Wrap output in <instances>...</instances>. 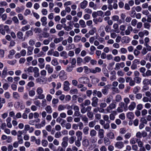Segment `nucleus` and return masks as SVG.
Wrapping results in <instances>:
<instances>
[{"mask_svg": "<svg viewBox=\"0 0 151 151\" xmlns=\"http://www.w3.org/2000/svg\"><path fill=\"white\" fill-rule=\"evenodd\" d=\"M42 144L43 146L45 147L48 145V142L46 140L43 139L42 141Z\"/></svg>", "mask_w": 151, "mask_h": 151, "instance_id": "680f3d73", "label": "nucleus"}, {"mask_svg": "<svg viewBox=\"0 0 151 151\" xmlns=\"http://www.w3.org/2000/svg\"><path fill=\"white\" fill-rule=\"evenodd\" d=\"M33 72H34V76L35 77H37L39 76V69L37 67L33 68Z\"/></svg>", "mask_w": 151, "mask_h": 151, "instance_id": "6e6552de", "label": "nucleus"}, {"mask_svg": "<svg viewBox=\"0 0 151 151\" xmlns=\"http://www.w3.org/2000/svg\"><path fill=\"white\" fill-rule=\"evenodd\" d=\"M35 42L33 39H30L29 42V44L31 46H33L35 44Z\"/></svg>", "mask_w": 151, "mask_h": 151, "instance_id": "052dcab7", "label": "nucleus"}, {"mask_svg": "<svg viewBox=\"0 0 151 151\" xmlns=\"http://www.w3.org/2000/svg\"><path fill=\"white\" fill-rule=\"evenodd\" d=\"M45 109L47 113L49 114H51L52 112V109L50 106V105L47 106L45 108Z\"/></svg>", "mask_w": 151, "mask_h": 151, "instance_id": "aec40b11", "label": "nucleus"}, {"mask_svg": "<svg viewBox=\"0 0 151 151\" xmlns=\"http://www.w3.org/2000/svg\"><path fill=\"white\" fill-rule=\"evenodd\" d=\"M7 67H5L2 71V78H5L7 75Z\"/></svg>", "mask_w": 151, "mask_h": 151, "instance_id": "6ab92c4d", "label": "nucleus"}, {"mask_svg": "<svg viewBox=\"0 0 151 151\" xmlns=\"http://www.w3.org/2000/svg\"><path fill=\"white\" fill-rule=\"evenodd\" d=\"M33 47L31 46H28L27 47V55L29 56L32 54V51L33 50Z\"/></svg>", "mask_w": 151, "mask_h": 151, "instance_id": "f8f14e48", "label": "nucleus"}, {"mask_svg": "<svg viewBox=\"0 0 151 151\" xmlns=\"http://www.w3.org/2000/svg\"><path fill=\"white\" fill-rule=\"evenodd\" d=\"M74 66L72 65H68L66 69V71L68 72H71L72 71Z\"/></svg>", "mask_w": 151, "mask_h": 151, "instance_id": "2f4dec72", "label": "nucleus"}, {"mask_svg": "<svg viewBox=\"0 0 151 151\" xmlns=\"http://www.w3.org/2000/svg\"><path fill=\"white\" fill-rule=\"evenodd\" d=\"M17 35L18 38L20 40H22L23 38V33L20 31H19L17 34Z\"/></svg>", "mask_w": 151, "mask_h": 151, "instance_id": "393cba45", "label": "nucleus"}, {"mask_svg": "<svg viewBox=\"0 0 151 151\" xmlns=\"http://www.w3.org/2000/svg\"><path fill=\"white\" fill-rule=\"evenodd\" d=\"M81 40V37L78 35L76 36L74 39V41L75 42H78Z\"/></svg>", "mask_w": 151, "mask_h": 151, "instance_id": "ea45409f", "label": "nucleus"}, {"mask_svg": "<svg viewBox=\"0 0 151 151\" xmlns=\"http://www.w3.org/2000/svg\"><path fill=\"white\" fill-rule=\"evenodd\" d=\"M90 78H91V82L93 84H96V83H98L99 80L98 78L93 76H90Z\"/></svg>", "mask_w": 151, "mask_h": 151, "instance_id": "4468645a", "label": "nucleus"}, {"mask_svg": "<svg viewBox=\"0 0 151 151\" xmlns=\"http://www.w3.org/2000/svg\"><path fill=\"white\" fill-rule=\"evenodd\" d=\"M87 115L88 117L90 119H92L93 117V113L91 111L87 112Z\"/></svg>", "mask_w": 151, "mask_h": 151, "instance_id": "bf43d9fd", "label": "nucleus"}, {"mask_svg": "<svg viewBox=\"0 0 151 151\" xmlns=\"http://www.w3.org/2000/svg\"><path fill=\"white\" fill-rule=\"evenodd\" d=\"M104 130L103 129H101L99 130L98 132V136L99 137L102 139L104 138Z\"/></svg>", "mask_w": 151, "mask_h": 151, "instance_id": "dca6fc26", "label": "nucleus"}, {"mask_svg": "<svg viewBox=\"0 0 151 151\" xmlns=\"http://www.w3.org/2000/svg\"><path fill=\"white\" fill-rule=\"evenodd\" d=\"M70 83L68 81H65L64 82L63 89L65 91H69L70 89L69 87Z\"/></svg>", "mask_w": 151, "mask_h": 151, "instance_id": "423d86ee", "label": "nucleus"}, {"mask_svg": "<svg viewBox=\"0 0 151 151\" xmlns=\"http://www.w3.org/2000/svg\"><path fill=\"white\" fill-rule=\"evenodd\" d=\"M47 18L46 17H42L41 19V21L42 22V25L45 26L47 24Z\"/></svg>", "mask_w": 151, "mask_h": 151, "instance_id": "7c9ffc66", "label": "nucleus"}, {"mask_svg": "<svg viewBox=\"0 0 151 151\" xmlns=\"http://www.w3.org/2000/svg\"><path fill=\"white\" fill-rule=\"evenodd\" d=\"M122 100V96L118 94L116 96L115 100L116 102H120Z\"/></svg>", "mask_w": 151, "mask_h": 151, "instance_id": "c9c22d12", "label": "nucleus"}, {"mask_svg": "<svg viewBox=\"0 0 151 151\" xmlns=\"http://www.w3.org/2000/svg\"><path fill=\"white\" fill-rule=\"evenodd\" d=\"M12 20L14 22V23L16 24H18L19 23V20L17 17L16 16H14L12 18Z\"/></svg>", "mask_w": 151, "mask_h": 151, "instance_id": "a18cd8bd", "label": "nucleus"}, {"mask_svg": "<svg viewBox=\"0 0 151 151\" xmlns=\"http://www.w3.org/2000/svg\"><path fill=\"white\" fill-rule=\"evenodd\" d=\"M117 81L120 83H123L125 82V80L124 78L120 77L117 79Z\"/></svg>", "mask_w": 151, "mask_h": 151, "instance_id": "09e8293b", "label": "nucleus"}, {"mask_svg": "<svg viewBox=\"0 0 151 151\" xmlns=\"http://www.w3.org/2000/svg\"><path fill=\"white\" fill-rule=\"evenodd\" d=\"M96 31V29L94 27L92 28L90 30L89 32V33L91 35H93L95 32Z\"/></svg>", "mask_w": 151, "mask_h": 151, "instance_id": "6e6d98bb", "label": "nucleus"}, {"mask_svg": "<svg viewBox=\"0 0 151 151\" xmlns=\"http://www.w3.org/2000/svg\"><path fill=\"white\" fill-rule=\"evenodd\" d=\"M63 40V37H59L58 38H55L53 40L54 43L57 44L62 41Z\"/></svg>", "mask_w": 151, "mask_h": 151, "instance_id": "5701e85b", "label": "nucleus"}, {"mask_svg": "<svg viewBox=\"0 0 151 151\" xmlns=\"http://www.w3.org/2000/svg\"><path fill=\"white\" fill-rule=\"evenodd\" d=\"M81 119L82 121L86 123H88V118L86 116H81Z\"/></svg>", "mask_w": 151, "mask_h": 151, "instance_id": "774afa93", "label": "nucleus"}, {"mask_svg": "<svg viewBox=\"0 0 151 151\" xmlns=\"http://www.w3.org/2000/svg\"><path fill=\"white\" fill-rule=\"evenodd\" d=\"M104 143L106 145H110L111 142L108 138L105 137L104 139Z\"/></svg>", "mask_w": 151, "mask_h": 151, "instance_id": "58836bf2", "label": "nucleus"}, {"mask_svg": "<svg viewBox=\"0 0 151 151\" xmlns=\"http://www.w3.org/2000/svg\"><path fill=\"white\" fill-rule=\"evenodd\" d=\"M127 117L130 120H132L133 119L134 117V115L133 113L129 112L127 113Z\"/></svg>", "mask_w": 151, "mask_h": 151, "instance_id": "a211bd4d", "label": "nucleus"}, {"mask_svg": "<svg viewBox=\"0 0 151 151\" xmlns=\"http://www.w3.org/2000/svg\"><path fill=\"white\" fill-rule=\"evenodd\" d=\"M107 136L108 138L110 139H113L114 138V135L112 132H110L107 134Z\"/></svg>", "mask_w": 151, "mask_h": 151, "instance_id": "a878e982", "label": "nucleus"}, {"mask_svg": "<svg viewBox=\"0 0 151 151\" xmlns=\"http://www.w3.org/2000/svg\"><path fill=\"white\" fill-rule=\"evenodd\" d=\"M142 76L144 77H148L151 76V70H148L144 74H142Z\"/></svg>", "mask_w": 151, "mask_h": 151, "instance_id": "b1692460", "label": "nucleus"}, {"mask_svg": "<svg viewBox=\"0 0 151 151\" xmlns=\"http://www.w3.org/2000/svg\"><path fill=\"white\" fill-rule=\"evenodd\" d=\"M45 69L46 70H47V72L51 74L53 72V68L51 67L50 65L49 64L47 65H46Z\"/></svg>", "mask_w": 151, "mask_h": 151, "instance_id": "1a4fd4ad", "label": "nucleus"}, {"mask_svg": "<svg viewBox=\"0 0 151 151\" xmlns=\"http://www.w3.org/2000/svg\"><path fill=\"white\" fill-rule=\"evenodd\" d=\"M76 134L77 137V139H81L82 138V132L80 131H78L76 133Z\"/></svg>", "mask_w": 151, "mask_h": 151, "instance_id": "f3484780", "label": "nucleus"}, {"mask_svg": "<svg viewBox=\"0 0 151 151\" xmlns=\"http://www.w3.org/2000/svg\"><path fill=\"white\" fill-rule=\"evenodd\" d=\"M6 126V123L3 122L2 119H0V127L2 129H4Z\"/></svg>", "mask_w": 151, "mask_h": 151, "instance_id": "4be33fe9", "label": "nucleus"}, {"mask_svg": "<svg viewBox=\"0 0 151 151\" xmlns=\"http://www.w3.org/2000/svg\"><path fill=\"white\" fill-rule=\"evenodd\" d=\"M136 14V12L134 7L132 8L131 10L130 11V15L131 17L134 18L135 17V15Z\"/></svg>", "mask_w": 151, "mask_h": 151, "instance_id": "412c9836", "label": "nucleus"}, {"mask_svg": "<svg viewBox=\"0 0 151 151\" xmlns=\"http://www.w3.org/2000/svg\"><path fill=\"white\" fill-rule=\"evenodd\" d=\"M78 81L81 83L86 84L89 82V79L86 76H82L78 78Z\"/></svg>", "mask_w": 151, "mask_h": 151, "instance_id": "f03ea898", "label": "nucleus"}, {"mask_svg": "<svg viewBox=\"0 0 151 151\" xmlns=\"http://www.w3.org/2000/svg\"><path fill=\"white\" fill-rule=\"evenodd\" d=\"M140 89V88L138 86L135 87L133 89V93L135 94H137V93L139 92Z\"/></svg>", "mask_w": 151, "mask_h": 151, "instance_id": "4c0bfd02", "label": "nucleus"}, {"mask_svg": "<svg viewBox=\"0 0 151 151\" xmlns=\"http://www.w3.org/2000/svg\"><path fill=\"white\" fill-rule=\"evenodd\" d=\"M101 71V69L98 67L95 68L94 69L91 68L90 69V72L93 73H96L97 72H100Z\"/></svg>", "mask_w": 151, "mask_h": 151, "instance_id": "ddd939ff", "label": "nucleus"}, {"mask_svg": "<svg viewBox=\"0 0 151 151\" xmlns=\"http://www.w3.org/2000/svg\"><path fill=\"white\" fill-rule=\"evenodd\" d=\"M136 94V95H135V98L137 99L140 100L142 99V95L141 93H137Z\"/></svg>", "mask_w": 151, "mask_h": 151, "instance_id": "13d9d810", "label": "nucleus"}, {"mask_svg": "<svg viewBox=\"0 0 151 151\" xmlns=\"http://www.w3.org/2000/svg\"><path fill=\"white\" fill-rule=\"evenodd\" d=\"M147 136V133L145 131H142L141 133L140 132H137L136 134V137L138 138H141L142 137L145 138Z\"/></svg>", "mask_w": 151, "mask_h": 151, "instance_id": "7ed1b4c3", "label": "nucleus"}, {"mask_svg": "<svg viewBox=\"0 0 151 151\" xmlns=\"http://www.w3.org/2000/svg\"><path fill=\"white\" fill-rule=\"evenodd\" d=\"M138 139L136 138H132L130 140V143L132 144H134L136 142H137Z\"/></svg>", "mask_w": 151, "mask_h": 151, "instance_id": "37998d69", "label": "nucleus"}, {"mask_svg": "<svg viewBox=\"0 0 151 151\" xmlns=\"http://www.w3.org/2000/svg\"><path fill=\"white\" fill-rule=\"evenodd\" d=\"M15 53V51L14 50H12L9 51V54L8 55V57L10 59L12 58V56L14 55Z\"/></svg>", "mask_w": 151, "mask_h": 151, "instance_id": "f704fd0d", "label": "nucleus"}, {"mask_svg": "<svg viewBox=\"0 0 151 151\" xmlns=\"http://www.w3.org/2000/svg\"><path fill=\"white\" fill-rule=\"evenodd\" d=\"M136 106V103L134 101H132L130 105L129 106L128 109L130 111H133L135 108Z\"/></svg>", "mask_w": 151, "mask_h": 151, "instance_id": "9b49d317", "label": "nucleus"}, {"mask_svg": "<svg viewBox=\"0 0 151 151\" xmlns=\"http://www.w3.org/2000/svg\"><path fill=\"white\" fill-rule=\"evenodd\" d=\"M51 64L54 66H56L58 64V63L57 59H55L52 60Z\"/></svg>", "mask_w": 151, "mask_h": 151, "instance_id": "8fccbe9b", "label": "nucleus"}, {"mask_svg": "<svg viewBox=\"0 0 151 151\" xmlns=\"http://www.w3.org/2000/svg\"><path fill=\"white\" fill-rule=\"evenodd\" d=\"M76 138L75 136H71L69 138V143L70 144H71L73 143L75 141V139Z\"/></svg>", "mask_w": 151, "mask_h": 151, "instance_id": "49530a36", "label": "nucleus"}, {"mask_svg": "<svg viewBox=\"0 0 151 151\" xmlns=\"http://www.w3.org/2000/svg\"><path fill=\"white\" fill-rule=\"evenodd\" d=\"M120 53L121 54H126L127 52V50L126 48H123V47H122V48H121L120 49Z\"/></svg>", "mask_w": 151, "mask_h": 151, "instance_id": "864d4df0", "label": "nucleus"}, {"mask_svg": "<svg viewBox=\"0 0 151 151\" xmlns=\"http://www.w3.org/2000/svg\"><path fill=\"white\" fill-rule=\"evenodd\" d=\"M27 36L28 37L29 36H31L33 35V32L32 30H30L27 31L26 32Z\"/></svg>", "mask_w": 151, "mask_h": 151, "instance_id": "e2e57ef3", "label": "nucleus"}, {"mask_svg": "<svg viewBox=\"0 0 151 151\" xmlns=\"http://www.w3.org/2000/svg\"><path fill=\"white\" fill-rule=\"evenodd\" d=\"M124 144L122 142H117L115 144V147L120 149L124 147Z\"/></svg>", "mask_w": 151, "mask_h": 151, "instance_id": "9d476101", "label": "nucleus"}, {"mask_svg": "<svg viewBox=\"0 0 151 151\" xmlns=\"http://www.w3.org/2000/svg\"><path fill=\"white\" fill-rule=\"evenodd\" d=\"M36 92L38 95V98L40 99H43L45 98V96L44 94H42L43 92L42 88L41 87H38L37 89ZM37 98H35L37 99Z\"/></svg>", "mask_w": 151, "mask_h": 151, "instance_id": "f257e3e1", "label": "nucleus"}, {"mask_svg": "<svg viewBox=\"0 0 151 151\" xmlns=\"http://www.w3.org/2000/svg\"><path fill=\"white\" fill-rule=\"evenodd\" d=\"M140 121L142 122V123L143 124H147V121L146 118L145 117H142L140 119Z\"/></svg>", "mask_w": 151, "mask_h": 151, "instance_id": "603ef678", "label": "nucleus"}, {"mask_svg": "<svg viewBox=\"0 0 151 151\" xmlns=\"http://www.w3.org/2000/svg\"><path fill=\"white\" fill-rule=\"evenodd\" d=\"M30 28V26L29 25H27L22 27L21 30L23 31H25L28 29Z\"/></svg>", "mask_w": 151, "mask_h": 151, "instance_id": "69168bd1", "label": "nucleus"}, {"mask_svg": "<svg viewBox=\"0 0 151 151\" xmlns=\"http://www.w3.org/2000/svg\"><path fill=\"white\" fill-rule=\"evenodd\" d=\"M13 97L15 99H19L20 98V96L19 93L17 92H14L13 93Z\"/></svg>", "mask_w": 151, "mask_h": 151, "instance_id": "c85d7f7f", "label": "nucleus"}, {"mask_svg": "<svg viewBox=\"0 0 151 151\" xmlns=\"http://www.w3.org/2000/svg\"><path fill=\"white\" fill-rule=\"evenodd\" d=\"M113 28L114 29V31L115 32L118 33L119 31L118 29V25L116 23H115L113 25Z\"/></svg>", "mask_w": 151, "mask_h": 151, "instance_id": "72a5a7b5", "label": "nucleus"}, {"mask_svg": "<svg viewBox=\"0 0 151 151\" xmlns=\"http://www.w3.org/2000/svg\"><path fill=\"white\" fill-rule=\"evenodd\" d=\"M144 27L146 29H149L150 27V25L148 22H146L144 24Z\"/></svg>", "mask_w": 151, "mask_h": 151, "instance_id": "5fc2aeb1", "label": "nucleus"}, {"mask_svg": "<svg viewBox=\"0 0 151 151\" xmlns=\"http://www.w3.org/2000/svg\"><path fill=\"white\" fill-rule=\"evenodd\" d=\"M60 55L61 57H63L64 59H66L68 58L67 53L65 51H63L60 52Z\"/></svg>", "mask_w": 151, "mask_h": 151, "instance_id": "e433bc0d", "label": "nucleus"}, {"mask_svg": "<svg viewBox=\"0 0 151 151\" xmlns=\"http://www.w3.org/2000/svg\"><path fill=\"white\" fill-rule=\"evenodd\" d=\"M97 140V139L94 137H91L90 139V142L93 144L95 143L96 142Z\"/></svg>", "mask_w": 151, "mask_h": 151, "instance_id": "4d7b16f0", "label": "nucleus"}, {"mask_svg": "<svg viewBox=\"0 0 151 151\" xmlns=\"http://www.w3.org/2000/svg\"><path fill=\"white\" fill-rule=\"evenodd\" d=\"M97 134L96 132L94 129H93L91 130L90 132V135L91 137H94Z\"/></svg>", "mask_w": 151, "mask_h": 151, "instance_id": "c756f323", "label": "nucleus"}, {"mask_svg": "<svg viewBox=\"0 0 151 151\" xmlns=\"http://www.w3.org/2000/svg\"><path fill=\"white\" fill-rule=\"evenodd\" d=\"M89 130V127H85L83 129V132L85 135H87L88 133V131Z\"/></svg>", "mask_w": 151, "mask_h": 151, "instance_id": "a19ab883", "label": "nucleus"}, {"mask_svg": "<svg viewBox=\"0 0 151 151\" xmlns=\"http://www.w3.org/2000/svg\"><path fill=\"white\" fill-rule=\"evenodd\" d=\"M33 71V67L32 66H30L27 70H25V72L27 71L28 73H32Z\"/></svg>", "mask_w": 151, "mask_h": 151, "instance_id": "de8ad7c7", "label": "nucleus"}, {"mask_svg": "<svg viewBox=\"0 0 151 151\" xmlns=\"http://www.w3.org/2000/svg\"><path fill=\"white\" fill-rule=\"evenodd\" d=\"M59 76L60 79L62 81H64L66 79V75L64 70H62L60 71Z\"/></svg>", "mask_w": 151, "mask_h": 151, "instance_id": "39448f33", "label": "nucleus"}, {"mask_svg": "<svg viewBox=\"0 0 151 151\" xmlns=\"http://www.w3.org/2000/svg\"><path fill=\"white\" fill-rule=\"evenodd\" d=\"M112 91L116 93H119L120 92V91L119 89L116 87H113L111 88Z\"/></svg>", "mask_w": 151, "mask_h": 151, "instance_id": "0e129e2a", "label": "nucleus"}, {"mask_svg": "<svg viewBox=\"0 0 151 151\" xmlns=\"http://www.w3.org/2000/svg\"><path fill=\"white\" fill-rule=\"evenodd\" d=\"M81 139H77V140L75 141V145L77 147H80L81 146Z\"/></svg>", "mask_w": 151, "mask_h": 151, "instance_id": "c03bdc74", "label": "nucleus"}, {"mask_svg": "<svg viewBox=\"0 0 151 151\" xmlns=\"http://www.w3.org/2000/svg\"><path fill=\"white\" fill-rule=\"evenodd\" d=\"M89 141L87 139H85L83 140L82 141V145L85 147H87L89 145Z\"/></svg>", "mask_w": 151, "mask_h": 151, "instance_id": "bb28decb", "label": "nucleus"}, {"mask_svg": "<svg viewBox=\"0 0 151 151\" xmlns=\"http://www.w3.org/2000/svg\"><path fill=\"white\" fill-rule=\"evenodd\" d=\"M92 100V106L94 107H96L98 105V99L97 97L94 96L93 97Z\"/></svg>", "mask_w": 151, "mask_h": 151, "instance_id": "20e7f679", "label": "nucleus"}, {"mask_svg": "<svg viewBox=\"0 0 151 151\" xmlns=\"http://www.w3.org/2000/svg\"><path fill=\"white\" fill-rule=\"evenodd\" d=\"M134 80L135 82L139 84L141 82V78L139 77H135L134 78Z\"/></svg>", "mask_w": 151, "mask_h": 151, "instance_id": "79ce46f5", "label": "nucleus"}, {"mask_svg": "<svg viewBox=\"0 0 151 151\" xmlns=\"http://www.w3.org/2000/svg\"><path fill=\"white\" fill-rule=\"evenodd\" d=\"M79 24L82 28H85L86 26L85 21L82 19H81L79 21Z\"/></svg>", "mask_w": 151, "mask_h": 151, "instance_id": "cd10ccee", "label": "nucleus"}, {"mask_svg": "<svg viewBox=\"0 0 151 151\" xmlns=\"http://www.w3.org/2000/svg\"><path fill=\"white\" fill-rule=\"evenodd\" d=\"M88 3L87 1L86 0H84L80 4L81 8L83 9H85L88 4Z\"/></svg>", "mask_w": 151, "mask_h": 151, "instance_id": "2eb2a0df", "label": "nucleus"}, {"mask_svg": "<svg viewBox=\"0 0 151 151\" xmlns=\"http://www.w3.org/2000/svg\"><path fill=\"white\" fill-rule=\"evenodd\" d=\"M34 31L35 33H40L42 32V30L40 28L36 27L34 29Z\"/></svg>", "mask_w": 151, "mask_h": 151, "instance_id": "3c124183", "label": "nucleus"}, {"mask_svg": "<svg viewBox=\"0 0 151 151\" xmlns=\"http://www.w3.org/2000/svg\"><path fill=\"white\" fill-rule=\"evenodd\" d=\"M114 60L116 62H119L121 61L120 57L118 56H116L114 57Z\"/></svg>", "mask_w": 151, "mask_h": 151, "instance_id": "338daca9", "label": "nucleus"}, {"mask_svg": "<svg viewBox=\"0 0 151 151\" xmlns=\"http://www.w3.org/2000/svg\"><path fill=\"white\" fill-rule=\"evenodd\" d=\"M93 96H97L99 98H101L102 96V94L101 91H97L96 90L93 91Z\"/></svg>", "mask_w": 151, "mask_h": 151, "instance_id": "0eeeda50", "label": "nucleus"}, {"mask_svg": "<svg viewBox=\"0 0 151 151\" xmlns=\"http://www.w3.org/2000/svg\"><path fill=\"white\" fill-rule=\"evenodd\" d=\"M102 21L103 19L101 17L93 19V21L96 24H97L98 22H101Z\"/></svg>", "mask_w": 151, "mask_h": 151, "instance_id": "473e14b6", "label": "nucleus"}]
</instances>
